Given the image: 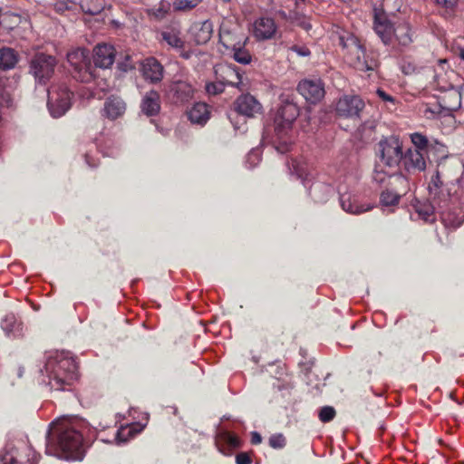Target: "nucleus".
Instances as JSON below:
<instances>
[{
	"mask_svg": "<svg viewBox=\"0 0 464 464\" xmlns=\"http://www.w3.org/2000/svg\"><path fill=\"white\" fill-rule=\"evenodd\" d=\"M452 77H456V73L453 71L436 73L432 84L434 88L445 92L455 88L454 84L450 82Z\"/></svg>",
	"mask_w": 464,
	"mask_h": 464,
	"instance_id": "35",
	"label": "nucleus"
},
{
	"mask_svg": "<svg viewBox=\"0 0 464 464\" xmlns=\"http://www.w3.org/2000/svg\"><path fill=\"white\" fill-rule=\"evenodd\" d=\"M81 13L95 15L100 14L104 8L103 0H81L79 3Z\"/></svg>",
	"mask_w": 464,
	"mask_h": 464,
	"instance_id": "38",
	"label": "nucleus"
},
{
	"mask_svg": "<svg viewBox=\"0 0 464 464\" xmlns=\"http://www.w3.org/2000/svg\"><path fill=\"white\" fill-rule=\"evenodd\" d=\"M394 24H392L384 13L375 12L373 29L383 44H389L392 42V31Z\"/></svg>",
	"mask_w": 464,
	"mask_h": 464,
	"instance_id": "18",
	"label": "nucleus"
},
{
	"mask_svg": "<svg viewBox=\"0 0 464 464\" xmlns=\"http://www.w3.org/2000/svg\"><path fill=\"white\" fill-rule=\"evenodd\" d=\"M411 140L413 147L409 148L408 150H419V152L429 156L430 151L433 149V144L425 135L420 132L411 133Z\"/></svg>",
	"mask_w": 464,
	"mask_h": 464,
	"instance_id": "34",
	"label": "nucleus"
},
{
	"mask_svg": "<svg viewBox=\"0 0 464 464\" xmlns=\"http://www.w3.org/2000/svg\"><path fill=\"white\" fill-rule=\"evenodd\" d=\"M269 446L273 449H283L285 446V438L281 433L273 434L269 438Z\"/></svg>",
	"mask_w": 464,
	"mask_h": 464,
	"instance_id": "46",
	"label": "nucleus"
},
{
	"mask_svg": "<svg viewBox=\"0 0 464 464\" xmlns=\"http://www.w3.org/2000/svg\"><path fill=\"white\" fill-rule=\"evenodd\" d=\"M236 462L237 464H251V459L246 453L241 452L237 455Z\"/></svg>",
	"mask_w": 464,
	"mask_h": 464,
	"instance_id": "51",
	"label": "nucleus"
},
{
	"mask_svg": "<svg viewBox=\"0 0 464 464\" xmlns=\"http://www.w3.org/2000/svg\"><path fill=\"white\" fill-rule=\"evenodd\" d=\"M261 159V152L259 149H253L251 151L247 154L246 159V165L248 169H252L256 167Z\"/></svg>",
	"mask_w": 464,
	"mask_h": 464,
	"instance_id": "44",
	"label": "nucleus"
},
{
	"mask_svg": "<svg viewBox=\"0 0 464 464\" xmlns=\"http://www.w3.org/2000/svg\"><path fill=\"white\" fill-rule=\"evenodd\" d=\"M121 434H122V431H121V430H118V431H117V434H116V440H117V443H118V444H121V443H122V442L127 441V439H126V438H122V435H121Z\"/></svg>",
	"mask_w": 464,
	"mask_h": 464,
	"instance_id": "57",
	"label": "nucleus"
},
{
	"mask_svg": "<svg viewBox=\"0 0 464 464\" xmlns=\"http://www.w3.org/2000/svg\"><path fill=\"white\" fill-rule=\"evenodd\" d=\"M223 3H229L231 0H221Z\"/></svg>",
	"mask_w": 464,
	"mask_h": 464,
	"instance_id": "63",
	"label": "nucleus"
},
{
	"mask_svg": "<svg viewBox=\"0 0 464 464\" xmlns=\"http://www.w3.org/2000/svg\"><path fill=\"white\" fill-rule=\"evenodd\" d=\"M125 102L119 96L111 95L104 102L102 116L111 121H114L121 117L125 113Z\"/></svg>",
	"mask_w": 464,
	"mask_h": 464,
	"instance_id": "19",
	"label": "nucleus"
},
{
	"mask_svg": "<svg viewBox=\"0 0 464 464\" xmlns=\"http://www.w3.org/2000/svg\"><path fill=\"white\" fill-rule=\"evenodd\" d=\"M234 106L237 112L248 118H253L262 111L261 103L249 93L237 97Z\"/></svg>",
	"mask_w": 464,
	"mask_h": 464,
	"instance_id": "16",
	"label": "nucleus"
},
{
	"mask_svg": "<svg viewBox=\"0 0 464 464\" xmlns=\"http://www.w3.org/2000/svg\"><path fill=\"white\" fill-rule=\"evenodd\" d=\"M382 176L381 174H376L374 176V179L377 181V182H382L383 181V179H384V176L383 177H380Z\"/></svg>",
	"mask_w": 464,
	"mask_h": 464,
	"instance_id": "58",
	"label": "nucleus"
},
{
	"mask_svg": "<svg viewBox=\"0 0 464 464\" xmlns=\"http://www.w3.org/2000/svg\"><path fill=\"white\" fill-rule=\"evenodd\" d=\"M219 437L223 442L227 444L232 449L239 448L241 445L239 438L230 432L224 431L220 433Z\"/></svg>",
	"mask_w": 464,
	"mask_h": 464,
	"instance_id": "42",
	"label": "nucleus"
},
{
	"mask_svg": "<svg viewBox=\"0 0 464 464\" xmlns=\"http://www.w3.org/2000/svg\"><path fill=\"white\" fill-rule=\"evenodd\" d=\"M160 37L169 47L179 53L183 59H189L192 56V51H185V41L182 37L180 29L176 26H169L160 32Z\"/></svg>",
	"mask_w": 464,
	"mask_h": 464,
	"instance_id": "13",
	"label": "nucleus"
},
{
	"mask_svg": "<svg viewBox=\"0 0 464 464\" xmlns=\"http://www.w3.org/2000/svg\"><path fill=\"white\" fill-rule=\"evenodd\" d=\"M214 24L210 20L195 23L191 27V34L197 44H206L212 37Z\"/></svg>",
	"mask_w": 464,
	"mask_h": 464,
	"instance_id": "23",
	"label": "nucleus"
},
{
	"mask_svg": "<svg viewBox=\"0 0 464 464\" xmlns=\"http://www.w3.org/2000/svg\"><path fill=\"white\" fill-rule=\"evenodd\" d=\"M201 0H174L173 6L176 10L186 11L196 7Z\"/></svg>",
	"mask_w": 464,
	"mask_h": 464,
	"instance_id": "43",
	"label": "nucleus"
},
{
	"mask_svg": "<svg viewBox=\"0 0 464 464\" xmlns=\"http://www.w3.org/2000/svg\"><path fill=\"white\" fill-rule=\"evenodd\" d=\"M1 327L8 337H18L23 334V324L14 314H7L2 321Z\"/></svg>",
	"mask_w": 464,
	"mask_h": 464,
	"instance_id": "32",
	"label": "nucleus"
},
{
	"mask_svg": "<svg viewBox=\"0 0 464 464\" xmlns=\"http://www.w3.org/2000/svg\"><path fill=\"white\" fill-rule=\"evenodd\" d=\"M82 425L77 418L69 417L51 422L46 432V454L67 460H82L84 456Z\"/></svg>",
	"mask_w": 464,
	"mask_h": 464,
	"instance_id": "1",
	"label": "nucleus"
},
{
	"mask_svg": "<svg viewBox=\"0 0 464 464\" xmlns=\"http://www.w3.org/2000/svg\"><path fill=\"white\" fill-rule=\"evenodd\" d=\"M53 7L57 13L69 17L71 20L76 19L81 13L79 3L72 0H57Z\"/></svg>",
	"mask_w": 464,
	"mask_h": 464,
	"instance_id": "31",
	"label": "nucleus"
},
{
	"mask_svg": "<svg viewBox=\"0 0 464 464\" xmlns=\"http://www.w3.org/2000/svg\"><path fill=\"white\" fill-rule=\"evenodd\" d=\"M251 442L255 445L260 444L262 442V437L257 431L251 432Z\"/></svg>",
	"mask_w": 464,
	"mask_h": 464,
	"instance_id": "54",
	"label": "nucleus"
},
{
	"mask_svg": "<svg viewBox=\"0 0 464 464\" xmlns=\"http://www.w3.org/2000/svg\"><path fill=\"white\" fill-rule=\"evenodd\" d=\"M421 112L423 116L429 120L450 115L449 113H446L444 106L440 101L438 103L423 105Z\"/></svg>",
	"mask_w": 464,
	"mask_h": 464,
	"instance_id": "37",
	"label": "nucleus"
},
{
	"mask_svg": "<svg viewBox=\"0 0 464 464\" xmlns=\"http://www.w3.org/2000/svg\"><path fill=\"white\" fill-rule=\"evenodd\" d=\"M19 61L18 53L13 48L0 49V69L8 71L14 69Z\"/></svg>",
	"mask_w": 464,
	"mask_h": 464,
	"instance_id": "33",
	"label": "nucleus"
},
{
	"mask_svg": "<svg viewBox=\"0 0 464 464\" xmlns=\"http://www.w3.org/2000/svg\"><path fill=\"white\" fill-rule=\"evenodd\" d=\"M429 156L416 150H407L402 156L401 165L408 174H417L424 171Z\"/></svg>",
	"mask_w": 464,
	"mask_h": 464,
	"instance_id": "14",
	"label": "nucleus"
},
{
	"mask_svg": "<svg viewBox=\"0 0 464 464\" xmlns=\"http://www.w3.org/2000/svg\"><path fill=\"white\" fill-rule=\"evenodd\" d=\"M219 43L226 51L235 48L237 44H245L246 38L237 33V27L230 21H223L219 27Z\"/></svg>",
	"mask_w": 464,
	"mask_h": 464,
	"instance_id": "15",
	"label": "nucleus"
},
{
	"mask_svg": "<svg viewBox=\"0 0 464 464\" xmlns=\"http://www.w3.org/2000/svg\"><path fill=\"white\" fill-rule=\"evenodd\" d=\"M430 199L435 203H446L450 198L449 189L443 185L440 180L439 172H436L430 179L428 187Z\"/></svg>",
	"mask_w": 464,
	"mask_h": 464,
	"instance_id": "21",
	"label": "nucleus"
},
{
	"mask_svg": "<svg viewBox=\"0 0 464 464\" xmlns=\"http://www.w3.org/2000/svg\"><path fill=\"white\" fill-rule=\"evenodd\" d=\"M304 28H305L306 30H308V29H310V28H311V25H310V24H305V25H304Z\"/></svg>",
	"mask_w": 464,
	"mask_h": 464,
	"instance_id": "62",
	"label": "nucleus"
},
{
	"mask_svg": "<svg viewBox=\"0 0 464 464\" xmlns=\"http://www.w3.org/2000/svg\"><path fill=\"white\" fill-rule=\"evenodd\" d=\"M13 105V98L8 93L0 94V122L2 121V108L11 107Z\"/></svg>",
	"mask_w": 464,
	"mask_h": 464,
	"instance_id": "49",
	"label": "nucleus"
},
{
	"mask_svg": "<svg viewBox=\"0 0 464 464\" xmlns=\"http://www.w3.org/2000/svg\"><path fill=\"white\" fill-rule=\"evenodd\" d=\"M245 44H239L235 46V48H231L227 50L232 57L239 63L248 64L251 62V55L249 52L244 47Z\"/></svg>",
	"mask_w": 464,
	"mask_h": 464,
	"instance_id": "39",
	"label": "nucleus"
},
{
	"mask_svg": "<svg viewBox=\"0 0 464 464\" xmlns=\"http://www.w3.org/2000/svg\"><path fill=\"white\" fill-rule=\"evenodd\" d=\"M395 179L398 181H405V179L402 176H397Z\"/></svg>",
	"mask_w": 464,
	"mask_h": 464,
	"instance_id": "60",
	"label": "nucleus"
},
{
	"mask_svg": "<svg viewBox=\"0 0 464 464\" xmlns=\"http://www.w3.org/2000/svg\"><path fill=\"white\" fill-rule=\"evenodd\" d=\"M297 91L306 102L313 104L319 102L325 95L324 83L320 78L302 80Z\"/></svg>",
	"mask_w": 464,
	"mask_h": 464,
	"instance_id": "12",
	"label": "nucleus"
},
{
	"mask_svg": "<svg viewBox=\"0 0 464 464\" xmlns=\"http://www.w3.org/2000/svg\"><path fill=\"white\" fill-rule=\"evenodd\" d=\"M168 11V6L165 4H161V6L158 9H156L153 14L157 18H162L165 16L166 13Z\"/></svg>",
	"mask_w": 464,
	"mask_h": 464,
	"instance_id": "53",
	"label": "nucleus"
},
{
	"mask_svg": "<svg viewBox=\"0 0 464 464\" xmlns=\"http://www.w3.org/2000/svg\"><path fill=\"white\" fill-rule=\"evenodd\" d=\"M340 204L342 208L350 214H362L372 208L371 205L360 204L357 198L350 193H343L340 196Z\"/></svg>",
	"mask_w": 464,
	"mask_h": 464,
	"instance_id": "26",
	"label": "nucleus"
},
{
	"mask_svg": "<svg viewBox=\"0 0 464 464\" xmlns=\"http://www.w3.org/2000/svg\"><path fill=\"white\" fill-rule=\"evenodd\" d=\"M364 107L365 103L360 96L343 94L336 101L334 111L339 117L359 119Z\"/></svg>",
	"mask_w": 464,
	"mask_h": 464,
	"instance_id": "10",
	"label": "nucleus"
},
{
	"mask_svg": "<svg viewBox=\"0 0 464 464\" xmlns=\"http://www.w3.org/2000/svg\"><path fill=\"white\" fill-rule=\"evenodd\" d=\"M140 108L146 116L157 115L160 111V94L153 90L147 92L142 98Z\"/></svg>",
	"mask_w": 464,
	"mask_h": 464,
	"instance_id": "27",
	"label": "nucleus"
},
{
	"mask_svg": "<svg viewBox=\"0 0 464 464\" xmlns=\"http://www.w3.org/2000/svg\"><path fill=\"white\" fill-rule=\"evenodd\" d=\"M330 192L331 188L320 182H314L309 188V195L315 202H324Z\"/></svg>",
	"mask_w": 464,
	"mask_h": 464,
	"instance_id": "36",
	"label": "nucleus"
},
{
	"mask_svg": "<svg viewBox=\"0 0 464 464\" xmlns=\"http://www.w3.org/2000/svg\"><path fill=\"white\" fill-rule=\"evenodd\" d=\"M459 57H460L461 60L464 61V47L462 49H460Z\"/></svg>",
	"mask_w": 464,
	"mask_h": 464,
	"instance_id": "59",
	"label": "nucleus"
},
{
	"mask_svg": "<svg viewBox=\"0 0 464 464\" xmlns=\"http://www.w3.org/2000/svg\"><path fill=\"white\" fill-rule=\"evenodd\" d=\"M339 44L345 51L347 62L361 72L373 71L377 60L373 52H368L361 41L353 34L343 32L339 35Z\"/></svg>",
	"mask_w": 464,
	"mask_h": 464,
	"instance_id": "3",
	"label": "nucleus"
},
{
	"mask_svg": "<svg viewBox=\"0 0 464 464\" xmlns=\"http://www.w3.org/2000/svg\"><path fill=\"white\" fill-rule=\"evenodd\" d=\"M401 195L386 189L381 193L380 202L383 207H393L399 204Z\"/></svg>",
	"mask_w": 464,
	"mask_h": 464,
	"instance_id": "40",
	"label": "nucleus"
},
{
	"mask_svg": "<svg viewBox=\"0 0 464 464\" xmlns=\"http://www.w3.org/2000/svg\"><path fill=\"white\" fill-rule=\"evenodd\" d=\"M414 71H415V68L411 63L402 66V72L405 74H411V73L414 72Z\"/></svg>",
	"mask_w": 464,
	"mask_h": 464,
	"instance_id": "55",
	"label": "nucleus"
},
{
	"mask_svg": "<svg viewBox=\"0 0 464 464\" xmlns=\"http://www.w3.org/2000/svg\"><path fill=\"white\" fill-rule=\"evenodd\" d=\"M298 115L299 108L296 103L289 100L282 102L274 119L275 133L278 140L276 149L278 152L285 153L289 150V134Z\"/></svg>",
	"mask_w": 464,
	"mask_h": 464,
	"instance_id": "4",
	"label": "nucleus"
},
{
	"mask_svg": "<svg viewBox=\"0 0 464 464\" xmlns=\"http://www.w3.org/2000/svg\"><path fill=\"white\" fill-rule=\"evenodd\" d=\"M206 90L208 94L216 95L223 92L224 85L222 82H211L206 85Z\"/></svg>",
	"mask_w": 464,
	"mask_h": 464,
	"instance_id": "48",
	"label": "nucleus"
},
{
	"mask_svg": "<svg viewBox=\"0 0 464 464\" xmlns=\"http://www.w3.org/2000/svg\"><path fill=\"white\" fill-rule=\"evenodd\" d=\"M129 435L130 437H132L134 434L132 433V429H129Z\"/></svg>",
	"mask_w": 464,
	"mask_h": 464,
	"instance_id": "61",
	"label": "nucleus"
},
{
	"mask_svg": "<svg viewBox=\"0 0 464 464\" xmlns=\"http://www.w3.org/2000/svg\"><path fill=\"white\" fill-rule=\"evenodd\" d=\"M392 39L401 46H408L413 42V33L407 22H400L394 24Z\"/></svg>",
	"mask_w": 464,
	"mask_h": 464,
	"instance_id": "28",
	"label": "nucleus"
},
{
	"mask_svg": "<svg viewBox=\"0 0 464 464\" xmlns=\"http://www.w3.org/2000/svg\"><path fill=\"white\" fill-rule=\"evenodd\" d=\"M67 61L73 68L72 76L82 82L93 79L89 52L85 48H76L67 53Z\"/></svg>",
	"mask_w": 464,
	"mask_h": 464,
	"instance_id": "9",
	"label": "nucleus"
},
{
	"mask_svg": "<svg viewBox=\"0 0 464 464\" xmlns=\"http://www.w3.org/2000/svg\"><path fill=\"white\" fill-rule=\"evenodd\" d=\"M115 59V51L112 45L102 44L94 48L93 62L96 67L102 69L112 65Z\"/></svg>",
	"mask_w": 464,
	"mask_h": 464,
	"instance_id": "20",
	"label": "nucleus"
},
{
	"mask_svg": "<svg viewBox=\"0 0 464 464\" xmlns=\"http://www.w3.org/2000/svg\"><path fill=\"white\" fill-rule=\"evenodd\" d=\"M293 171L296 175L297 179H301L304 186L307 187V183L309 182V173L307 172L306 168L295 161L293 162Z\"/></svg>",
	"mask_w": 464,
	"mask_h": 464,
	"instance_id": "41",
	"label": "nucleus"
},
{
	"mask_svg": "<svg viewBox=\"0 0 464 464\" xmlns=\"http://www.w3.org/2000/svg\"><path fill=\"white\" fill-rule=\"evenodd\" d=\"M85 161H86L87 165L92 168H93L97 165L96 161L89 154L85 155Z\"/></svg>",
	"mask_w": 464,
	"mask_h": 464,
	"instance_id": "56",
	"label": "nucleus"
},
{
	"mask_svg": "<svg viewBox=\"0 0 464 464\" xmlns=\"http://www.w3.org/2000/svg\"><path fill=\"white\" fill-rule=\"evenodd\" d=\"M376 93L382 101L394 103V98L390 94L386 93L383 90L377 89Z\"/></svg>",
	"mask_w": 464,
	"mask_h": 464,
	"instance_id": "52",
	"label": "nucleus"
},
{
	"mask_svg": "<svg viewBox=\"0 0 464 464\" xmlns=\"http://www.w3.org/2000/svg\"><path fill=\"white\" fill-rule=\"evenodd\" d=\"M440 220L446 228L456 229L464 221V211L452 202L451 198L446 203H436Z\"/></svg>",
	"mask_w": 464,
	"mask_h": 464,
	"instance_id": "11",
	"label": "nucleus"
},
{
	"mask_svg": "<svg viewBox=\"0 0 464 464\" xmlns=\"http://www.w3.org/2000/svg\"><path fill=\"white\" fill-rule=\"evenodd\" d=\"M2 464H37L33 449L24 440L8 441L0 451Z\"/></svg>",
	"mask_w": 464,
	"mask_h": 464,
	"instance_id": "5",
	"label": "nucleus"
},
{
	"mask_svg": "<svg viewBox=\"0 0 464 464\" xmlns=\"http://www.w3.org/2000/svg\"><path fill=\"white\" fill-rule=\"evenodd\" d=\"M194 93V88L186 81H176L169 86V94L173 101L178 103L188 102Z\"/></svg>",
	"mask_w": 464,
	"mask_h": 464,
	"instance_id": "22",
	"label": "nucleus"
},
{
	"mask_svg": "<svg viewBox=\"0 0 464 464\" xmlns=\"http://www.w3.org/2000/svg\"><path fill=\"white\" fill-rule=\"evenodd\" d=\"M403 153L402 142L395 135L385 137L378 142L377 155L381 162L387 167H398L401 164Z\"/></svg>",
	"mask_w": 464,
	"mask_h": 464,
	"instance_id": "8",
	"label": "nucleus"
},
{
	"mask_svg": "<svg viewBox=\"0 0 464 464\" xmlns=\"http://www.w3.org/2000/svg\"><path fill=\"white\" fill-rule=\"evenodd\" d=\"M335 416V410L331 406H324L319 411V419L323 422L331 421Z\"/></svg>",
	"mask_w": 464,
	"mask_h": 464,
	"instance_id": "45",
	"label": "nucleus"
},
{
	"mask_svg": "<svg viewBox=\"0 0 464 464\" xmlns=\"http://www.w3.org/2000/svg\"><path fill=\"white\" fill-rule=\"evenodd\" d=\"M73 93L62 82L53 83L48 89L47 107L53 118L63 116L71 108Z\"/></svg>",
	"mask_w": 464,
	"mask_h": 464,
	"instance_id": "6",
	"label": "nucleus"
},
{
	"mask_svg": "<svg viewBox=\"0 0 464 464\" xmlns=\"http://www.w3.org/2000/svg\"><path fill=\"white\" fill-rule=\"evenodd\" d=\"M436 5L444 8L446 11H453L459 0H433Z\"/></svg>",
	"mask_w": 464,
	"mask_h": 464,
	"instance_id": "50",
	"label": "nucleus"
},
{
	"mask_svg": "<svg viewBox=\"0 0 464 464\" xmlns=\"http://www.w3.org/2000/svg\"><path fill=\"white\" fill-rule=\"evenodd\" d=\"M445 92V95L440 97V100L444 106L446 113L451 115V113L457 111L461 105V93L457 87Z\"/></svg>",
	"mask_w": 464,
	"mask_h": 464,
	"instance_id": "30",
	"label": "nucleus"
},
{
	"mask_svg": "<svg viewBox=\"0 0 464 464\" xmlns=\"http://www.w3.org/2000/svg\"><path fill=\"white\" fill-rule=\"evenodd\" d=\"M42 372L48 377L51 389L56 391L65 390L78 377L76 362L70 353L65 351L49 352Z\"/></svg>",
	"mask_w": 464,
	"mask_h": 464,
	"instance_id": "2",
	"label": "nucleus"
},
{
	"mask_svg": "<svg viewBox=\"0 0 464 464\" xmlns=\"http://www.w3.org/2000/svg\"><path fill=\"white\" fill-rule=\"evenodd\" d=\"M57 65L54 56L44 53H35L29 63V73L33 75L37 84L45 85L53 77Z\"/></svg>",
	"mask_w": 464,
	"mask_h": 464,
	"instance_id": "7",
	"label": "nucleus"
},
{
	"mask_svg": "<svg viewBox=\"0 0 464 464\" xmlns=\"http://www.w3.org/2000/svg\"><path fill=\"white\" fill-rule=\"evenodd\" d=\"M142 74L147 81L159 82L163 78V66L155 58H148L142 63Z\"/></svg>",
	"mask_w": 464,
	"mask_h": 464,
	"instance_id": "25",
	"label": "nucleus"
},
{
	"mask_svg": "<svg viewBox=\"0 0 464 464\" xmlns=\"http://www.w3.org/2000/svg\"><path fill=\"white\" fill-rule=\"evenodd\" d=\"M288 50L300 57H308L311 54L310 50L305 45L293 44L288 47Z\"/></svg>",
	"mask_w": 464,
	"mask_h": 464,
	"instance_id": "47",
	"label": "nucleus"
},
{
	"mask_svg": "<svg viewBox=\"0 0 464 464\" xmlns=\"http://www.w3.org/2000/svg\"><path fill=\"white\" fill-rule=\"evenodd\" d=\"M431 201L416 200L412 205L414 213L411 214V218L423 220L424 222H433L436 219V213H438V206L433 200Z\"/></svg>",
	"mask_w": 464,
	"mask_h": 464,
	"instance_id": "17",
	"label": "nucleus"
},
{
	"mask_svg": "<svg viewBox=\"0 0 464 464\" xmlns=\"http://www.w3.org/2000/svg\"><path fill=\"white\" fill-rule=\"evenodd\" d=\"M276 32L275 21L269 17H261L255 22L254 34L258 40L271 39Z\"/></svg>",
	"mask_w": 464,
	"mask_h": 464,
	"instance_id": "24",
	"label": "nucleus"
},
{
	"mask_svg": "<svg viewBox=\"0 0 464 464\" xmlns=\"http://www.w3.org/2000/svg\"><path fill=\"white\" fill-rule=\"evenodd\" d=\"M188 120L193 124L205 125L210 117V111L207 103L196 102L188 111Z\"/></svg>",
	"mask_w": 464,
	"mask_h": 464,
	"instance_id": "29",
	"label": "nucleus"
}]
</instances>
